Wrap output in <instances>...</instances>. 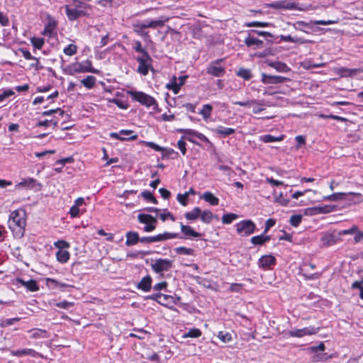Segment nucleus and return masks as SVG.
Masks as SVG:
<instances>
[{"mask_svg":"<svg viewBox=\"0 0 363 363\" xmlns=\"http://www.w3.org/2000/svg\"><path fill=\"white\" fill-rule=\"evenodd\" d=\"M26 223V212L23 210L18 209L11 213L8 224L14 237L20 238L23 236Z\"/></svg>","mask_w":363,"mask_h":363,"instance_id":"obj_1","label":"nucleus"},{"mask_svg":"<svg viewBox=\"0 0 363 363\" xmlns=\"http://www.w3.org/2000/svg\"><path fill=\"white\" fill-rule=\"evenodd\" d=\"M65 9L67 18L73 21L80 17L88 16V10L91 9V6L79 0H73L72 3L66 5Z\"/></svg>","mask_w":363,"mask_h":363,"instance_id":"obj_2","label":"nucleus"},{"mask_svg":"<svg viewBox=\"0 0 363 363\" xmlns=\"http://www.w3.org/2000/svg\"><path fill=\"white\" fill-rule=\"evenodd\" d=\"M64 72L69 75H74L77 73L91 72L97 74L99 70L92 67L90 60H85L81 62H74L67 65L64 69Z\"/></svg>","mask_w":363,"mask_h":363,"instance_id":"obj_3","label":"nucleus"},{"mask_svg":"<svg viewBox=\"0 0 363 363\" xmlns=\"http://www.w3.org/2000/svg\"><path fill=\"white\" fill-rule=\"evenodd\" d=\"M127 94L133 101L139 102L147 108L152 107L153 109H156L157 107V102L156 99L143 91L129 90L127 91Z\"/></svg>","mask_w":363,"mask_h":363,"instance_id":"obj_4","label":"nucleus"},{"mask_svg":"<svg viewBox=\"0 0 363 363\" xmlns=\"http://www.w3.org/2000/svg\"><path fill=\"white\" fill-rule=\"evenodd\" d=\"M173 267V262L169 259H157L151 264L152 271L163 277V273L169 271Z\"/></svg>","mask_w":363,"mask_h":363,"instance_id":"obj_5","label":"nucleus"},{"mask_svg":"<svg viewBox=\"0 0 363 363\" xmlns=\"http://www.w3.org/2000/svg\"><path fill=\"white\" fill-rule=\"evenodd\" d=\"M237 233L241 237H247L255 233L256 225L252 220H242L235 224Z\"/></svg>","mask_w":363,"mask_h":363,"instance_id":"obj_6","label":"nucleus"},{"mask_svg":"<svg viewBox=\"0 0 363 363\" xmlns=\"http://www.w3.org/2000/svg\"><path fill=\"white\" fill-rule=\"evenodd\" d=\"M179 132L183 133L184 135L182 136V139L186 140L196 145H199V143L195 140V138H198L202 142L208 143L211 144V142L208 138L203 133H199L193 129H179Z\"/></svg>","mask_w":363,"mask_h":363,"instance_id":"obj_7","label":"nucleus"},{"mask_svg":"<svg viewBox=\"0 0 363 363\" xmlns=\"http://www.w3.org/2000/svg\"><path fill=\"white\" fill-rule=\"evenodd\" d=\"M233 104L243 107H252V113L254 114H258L263 112L265 110L264 106H266V102L264 99H252L245 101H233Z\"/></svg>","mask_w":363,"mask_h":363,"instance_id":"obj_8","label":"nucleus"},{"mask_svg":"<svg viewBox=\"0 0 363 363\" xmlns=\"http://www.w3.org/2000/svg\"><path fill=\"white\" fill-rule=\"evenodd\" d=\"M336 23H337L336 21H331V20L311 21L309 22L298 21L294 23V28L296 30H301L304 33H309V32L306 30L305 28H312L313 25L328 26V25L335 24Z\"/></svg>","mask_w":363,"mask_h":363,"instance_id":"obj_9","label":"nucleus"},{"mask_svg":"<svg viewBox=\"0 0 363 363\" xmlns=\"http://www.w3.org/2000/svg\"><path fill=\"white\" fill-rule=\"evenodd\" d=\"M177 233L164 232L154 236L140 238V242L143 243L157 242L174 239L177 238Z\"/></svg>","mask_w":363,"mask_h":363,"instance_id":"obj_10","label":"nucleus"},{"mask_svg":"<svg viewBox=\"0 0 363 363\" xmlns=\"http://www.w3.org/2000/svg\"><path fill=\"white\" fill-rule=\"evenodd\" d=\"M223 59L212 62L206 69L207 73L216 77L223 76L225 72V67L221 65Z\"/></svg>","mask_w":363,"mask_h":363,"instance_id":"obj_11","label":"nucleus"},{"mask_svg":"<svg viewBox=\"0 0 363 363\" xmlns=\"http://www.w3.org/2000/svg\"><path fill=\"white\" fill-rule=\"evenodd\" d=\"M319 331V328L309 326L301 329H295L290 330L289 335L291 337H302L306 335H315Z\"/></svg>","mask_w":363,"mask_h":363,"instance_id":"obj_12","label":"nucleus"},{"mask_svg":"<svg viewBox=\"0 0 363 363\" xmlns=\"http://www.w3.org/2000/svg\"><path fill=\"white\" fill-rule=\"evenodd\" d=\"M137 61L139 63L138 72L143 75H147L152 62V59L150 55L148 54L141 55L140 57H137Z\"/></svg>","mask_w":363,"mask_h":363,"instance_id":"obj_13","label":"nucleus"},{"mask_svg":"<svg viewBox=\"0 0 363 363\" xmlns=\"http://www.w3.org/2000/svg\"><path fill=\"white\" fill-rule=\"evenodd\" d=\"M169 17H167L165 16H161L157 19L147 18L142 21L144 23V26H145L146 28L156 29L157 28L163 27L164 23L169 21Z\"/></svg>","mask_w":363,"mask_h":363,"instance_id":"obj_14","label":"nucleus"},{"mask_svg":"<svg viewBox=\"0 0 363 363\" xmlns=\"http://www.w3.org/2000/svg\"><path fill=\"white\" fill-rule=\"evenodd\" d=\"M288 80V78L282 76L269 75L265 73H262L261 75V82L264 84H281Z\"/></svg>","mask_w":363,"mask_h":363,"instance_id":"obj_15","label":"nucleus"},{"mask_svg":"<svg viewBox=\"0 0 363 363\" xmlns=\"http://www.w3.org/2000/svg\"><path fill=\"white\" fill-rule=\"evenodd\" d=\"M271 6L274 9H282L286 10H300L298 4L289 0L279 1L273 3Z\"/></svg>","mask_w":363,"mask_h":363,"instance_id":"obj_16","label":"nucleus"},{"mask_svg":"<svg viewBox=\"0 0 363 363\" xmlns=\"http://www.w3.org/2000/svg\"><path fill=\"white\" fill-rule=\"evenodd\" d=\"M57 23L50 16H48V22L45 26V28L42 32V34L45 36L52 37L55 34V31L57 28Z\"/></svg>","mask_w":363,"mask_h":363,"instance_id":"obj_17","label":"nucleus"},{"mask_svg":"<svg viewBox=\"0 0 363 363\" xmlns=\"http://www.w3.org/2000/svg\"><path fill=\"white\" fill-rule=\"evenodd\" d=\"M276 263V259L274 256L263 255L259 259V266L263 269H269L272 265Z\"/></svg>","mask_w":363,"mask_h":363,"instance_id":"obj_18","label":"nucleus"},{"mask_svg":"<svg viewBox=\"0 0 363 363\" xmlns=\"http://www.w3.org/2000/svg\"><path fill=\"white\" fill-rule=\"evenodd\" d=\"M152 279L150 275L144 277L137 285V289L144 292H148L152 289Z\"/></svg>","mask_w":363,"mask_h":363,"instance_id":"obj_19","label":"nucleus"},{"mask_svg":"<svg viewBox=\"0 0 363 363\" xmlns=\"http://www.w3.org/2000/svg\"><path fill=\"white\" fill-rule=\"evenodd\" d=\"M244 42L247 47H252L255 49L263 47V41L251 34H249V35L245 39Z\"/></svg>","mask_w":363,"mask_h":363,"instance_id":"obj_20","label":"nucleus"},{"mask_svg":"<svg viewBox=\"0 0 363 363\" xmlns=\"http://www.w3.org/2000/svg\"><path fill=\"white\" fill-rule=\"evenodd\" d=\"M363 72V69H349L345 67H340L337 70V73L341 77H353L358 73Z\"/></svg>","mask_w":363,"mask_h":363,"instance_id":"obj_21","label":"nucleus"},{"mask_svg":"<svg viewBox=\"0 0 363 363\" xmlns=\"http://www.w3.org/2000/svg\"><path fill=\"white\" fill-rule=\"evenodd\" d=\"M181 231L184 235L185 238H189L190 237L193 238H199L201 237V233H197L194 230V229L189 226L184 225L182 223H180Z\"/></svg>","mask_w":363,"mask_h":363,"instance_id":"obj_22","label":"nucleus"},{"mask_svg":"<svg viewBox=\"0 0 363 363\" xmlns=\"http://www.w3.org/2000/svg\"><path fill=\"white\" fill-rule=\"evenodd\" d=\"M126 241L125 245L127 246H132L136 245L140 242V238L137 232L128 231L125 234Z\"/></svg>","mask_w":363,"mask_h":363,"instance_id":"obj_23","label":"nucleus"},{"mask_svg":"<svg viewBox=\"0 0 363 363\" xmlns=\"http://www.w3.org/2000/svg\"><path fill=\"white\" fill-rule=\"evenodd\" d=\"M214 133H216L223 137H227L230 135L235 133V130L231 128H226L222 125H218L211 130Z\"/></svg>","mask_w":363,"mask_h":363,"instance_id":"obj_24","label":"nucleus"},{"mask_svg":"<svg viewBox=\"0 0 363 363\" xmlns=\"http://www.w3.org/2000/svg\"><path fill=\"white\" fill-rule=\"evenodd\" d=\"M143 26L145 25L143 23V21H138L137 23H135L133 24V30L138 35L145 38H148L150 35L148 34V32L145 30L146 29V27Z\"/></svg>","mask_w":363,"mask_h":363,"instance_id":"obj_25","label":"nucleus"},{"mask_svg":"<svg viewBox=\"0 0 363 363\" xmlns=\"http://www.w3.org/2000/svg\"><path fill=\"white\" fill-rule=\"evenodd\" d=\"M11 354L13 356L16 357H23L26 355H30L32 357H35L38 354V352L33 349L26 348L22 350H12Z\"/></svg>","mask_w":363,"mask_h":363,"instance_id":"obj_26","label":"nucleus"},{"mask_svg":"<svg viewBox=\"0 0 363 363\" xmlns=\"http://www.w3.org/2000/svg\"><path fill=\"white\" fill-rule=\"evenodd\" d=\"M18 281L23 286L27 288L30 291H37L39 289L37 282L33 279L24 281L23 279H18Z\"/></svg>","mask_w":363,"mask_h":363,"instance_id":"obj_27","label":"nucleus"},{"mask_svg":"<svg viewBox=\"0 0 363 363\" xmlns=\"http://www.w3.org/2000/svg\"><path fill=\"white\" fill-rule=\"evenodd\" d=\"M280 40L283 42H290V43H299V44H304L308 42L307 40H305L302 38H299L297 36H291V35H281Z\"/></svg>","mask_w":363,"mask_h":363,"instance_id":"obj_28","label":"nucleus"},{"mask_svg":"<svg viewBox=\"0 0 363 363\" xmlns=\"http://www.w3.org/2000/svg\"><path fill=\"white\" fill-rule=\"evenodd\" d=\"M201 199H203L205 201L209 203L212 206H217L219 203L218 198L215 196L210 191H205L201 196Z\"/></svg>","mask_w":363,"mask_h":363,"instance_id":"obj_29","label":"nucleus"},{"mask_svg":"<svg viewBox=\"0 0 363 363\" xmlns=\"http://www.w3.org/2000/svg\"><path fill=\"white\" fill-rule=\"evenodd\" d=\"M269 65L279 72L286 73L290 71L287 65L281 62H273L269 63Z\"/></svg>","mask_w":363,"mask_h":363,"instance_id":"obj_30","label":"nucleus"},{"mask_svg":"<svg viewBox=\"0 0 363 363\" xmlns=\"http://www.w3.org/2000/svg\"><path fill=\"white\" fill-rule=\"evenodd\" d=\"M264 234L265 233H263L262 235L253 236L250 240L251 242L255 245H262L269 241L270 236L265 235Z\"/></svg>","mask_w":363,"mask_h":363,"instance_id":"obj_31","label":"nucleus"},{"mask_svg":"<svg viewBox=\"0 0 363 363\" xmlns=\"http://www.w3.org/2000/svg\"><path fill=\"white\" fill-rule=\"evenodd\" d=\"M55 255L57 260L62 264L67 263L70 258V254L66 250L57 251Z\"/></svg>","mask_w":363,"mask_h":363,"instance_id":"obj_32","label":"nucleus"},{"mask_svg":"<svg viewBox=\"0 0 363 363\" xmlns=\"http://www.w3.org/2000/svg\"><path fill=\"white\" fill-rule=\"evenodd\" d=\"M213 107L211 104H204L202 108L199 111V114L201 115L205 121L210 118L212 113Z\"/></svg>","mask_w":363,"mask_h":363,"instance_id":"obj_33","label":"nucleus"},{"mask_svg":"<svg viewBox=\"0 0 363 363\" xmlns=\"http://www.w3.org/2000/svg\"><path fill=\"white\" fill-rule=\"evenodd\" d=\"M174 299L172 296L162 294L159 303L171 309L175 310L172 306H170V305H172V303L174 302Z\"/></svg>","mask_w":363,"mask_h":363,"instance_id":"obj_34","label":"nucleus"},{"mask_svg":"<svg viewBox=\"0 0 363 363\" xmlns=\"http://www.w3.org/2000/svg\"><path fill=\"white\" fill-rule=\"evenodd\" d=\"M321 245L324 247L333 245L335 243V239L333 235L327 233L323 235L320 238Z\"/></svg>","mask_w":363,"mask_h":363,"instance_id":"obj_35","label":"nucleus"},{"mask_svg":"<svg viewBox=\"0 0 363 363\" xmlns=\"http://www.w3.org/2000/svg\"><path fill=\"white\" fill-rule=\"evenodd\" d=\"M138 220L140 223L149 224L151 222H157V218L151 215L146 213H140L138 216Z\"/></svg>","mask_w":363,"mask_h":363,"instance_id":"obj_36","label":"nucleus"},{"mask_svg":"<svg viewBox=\"0 0 363 363\" xmlns=\"http://www.w3.org/2000/svg\"><path fill=\"white\" fill-rule=\"evenodd\" d=\"M201 214V209L195 207L192 211L185 213L184 216L189 220H196Z\"/></svg>","mask_w":363,"mask_h":363,"instance_id":"obj_37","label":"nucleus"},{"mask_svg":"<svg viewBox=\"0 0 363 363\" xmlns=\"http://www.w3.org/2000/svg\"><path fill=\"white\" fill-rule=\"evenodd\" d=\"M284 138V135L275 137L272 135H264L260 137V140L266 143L282 141Z\"/></svg>","mask_w":363,"mask_h":363,"instance_id":"obj_38","label":"nucleus"},{"mask_svg":"<svg viewBox=\"0 0 363 363\" xmlns=\"http://www.w3.org/2000/svg\"><path fill=\"white\" fill-rule=\"evenodd\" d=\"M96 77L94 76H87L81 80V83L87 89H92L96 84Z\"/></svg>","mask_w":363,"mask_h":363,"instance_id":"obj_39","label":"nucleus"},{"mask_svg":"<svg viewBox=\"0 0 363 363\" xmlns=\"http://www.w3.org/2000/svg\"><path fill=\"white\" fill-rule=\"evenodd\" d=\"M31 338H44L46 337L47 331L43 329L34 328L29 331Z\"/></svg>","mask_w":363,"mask_h":363,"instance_id":"obj_40","label":"nucleus"},{"mask_svg":"<svg viewBox=\"0 0 363 363\" xmlns=\"http://www.w3.org/2000/svg\"><path fill=\"white\" fill-rule=\"evenodd\" d=\"M167 89L173 91L174 94H178L181 86H179L177 78L174 77L171 82L166 85Z\"/></svg>","mask_w":363,"mask_h":363,"instance_id":"obj_41","label":"nucleus"},{"mask_svg":"<svg viewBox=\"0 0 363 363\" xmlns=\"http://www.w3.org/2000/svg\"><path fill=\"white\" fill-rule=\"evenodd\" d=\"M199 217L203 223H210L213 220V214L209 210H205L203 211H201Z\"/></svg>","mask_w":363,"mask_h":363,"instance_id":"obj_42","label":"nucleus"},{"mask_svg":"<svg viewBox=\"0 0 363 363\" xmlns=\"http://www.w3.org/2000/svg\"><path fill=\"white\" fill-rule=\"evenodd\" d=\"M120 134L125 138L124 140H135L138 138V135L130 130H121Z\"/></svg>","mask_w":363,"mask_h":363,"instance_id":"obj_43","label":"nucleus"},{"mask_svg":"<svg viewBox=\"0 0 363 363\" xmlns=\"http://www.w3.org/2000/svg\"><path fill=\"white\" fill-rule=\"evenodd\" d=\"M237 75L245 80H250L252 77L251 71L245 68H240L237 72Z\"/></svg>","mask_w":363,"mask_h":363,"instance_id":"obj_44","label":"nucleus"},{"mask_svg":"<svg viewBox=\"0 0 363 363\" xmlns=\"http://www.w3.org/2000/svg\"><path fill=\"white\" fill-rule=\"evenodd\" d=\"M201 331L198 328H191L183 335V337H199L201 335Z\"/></svg>","mask_w":363,"mask_h":363,"instance_id":"obj_45","label":"nucleus"},{"mask_svg":"<svg viewBox=\"0 0 363 363\" xmlns=\"http://www.w3.org/2000/svg\"><path fill=\"white\" fill-rule=\"evenodd\" d=\"M77 52V46L75 44H69L63 49V52L68 56H72Z\"/></svg>","mask_w":363,"mask_h":363,"instance_id":"obj_46","label":"nucleus"},{"mask_svg":"<svg viewBox=\"0 0 363 363\" xmlns=\"http://www.w3.org/2000/svg\"><path fill=\"white\" fill-rule=\"evenodd\" d=\"M238 215H236L235 213H225V214H223V216L222 217V222L224 224H230L233 220H236L238 218Z\"/></svg>","mask_w":363,"mask_h":363,"instance_id":"obj_47","label":"nucleus"},{"mask_svg":"<svg viewBox=\"0 0 363 363\" xmlns=\"http://www.w3.org/2000/svg\"><path fill=\"white\" fill-rule=\"evenodd\" d=\"M345 195V193H334L333 194L324 196L323 199L325 201H338L343 199Z\"/></svg>","mask_w":363,"mask_h":363,"instance_id":"obj_48","label":"nucleus"},{"mask_svg":"<svg viewBox=\"0 0 363 363\" xmlns=\"http://www.w3.org/2000/svg\"><path fill=\"white\" fill-rule=\"evenodd\" d=\"M218 337L225 343L229 342L232 340V335L228 332L220 331L218 334Z\"/></svg>","mask_w":363,"mask_h":363,"instance_id":"obj_49","label":"nucleus"},{"mask_svg":"<svg viewBox=\"0 0 363 363\" xmlns=\"http://www.w3.org/2000/svg\"><path fill=\"white\" fill-rule=\"evenodd\" d=\"M30 42L35 48L41 49L45 44V40L42 38H33Z\"/></svg>","mask_w":363,"mask_h":363,"instance_id":"obj_50","label":"nucleus"},{"mask_svg":"<svg viewBox=\"0 0 363 363\" xmlns=\"http://www.w3.org/2000/svg\"><path fill=\"white\" fill-rule=\"evenodd\" d=\"M54 246L58 248L59 250H64L68 249L70 247V245L68 242L65 240H59L54 242Z\"/></svg>","mask_w":363,"mask_h":363,"instance_id":"obj_51","label":"nucleus"},{"mask_svg":"<svg viewBox=\"0 0 363 363\" xmlns=\"http://www.w3.org/2000/svg\"><path fill=\"white\" fill-rule=\"evenodd\" d=\"M302 216L299 214H295L290 218V224L294 227H297L301 223Z\"/></svg>","mask_w":363,"mask_h":363,"instance_id":"obj_52","label":"nucleus"},{"mask_svg":"<svg viewBox=\"0 0 363 363\" xmlns=\"http://www.w3.org/2000/svg\"><path fill=\"white\" fill-rule=\"evenodd\" d=\"M175 252L179 255H191L194 252V250L191 248H186L185 247H179L175 248Z\"/></svg>","mask_w":363,"mask_h":363,"instance_id":"obj_53","label":"nucleus"},{"mask_svg":"<svg viewBox=\"0 0 363 363\" xmlns=\"http://www.w3.org/2000/svg\"><path fill=\"white\" fill-rule=\"evenodd\" d=\"M141 196L149 202H152L155 204L157 203V199L153 196L152 194L148 191H143Z\"/></svg>","mask_w":363,"mask_h":363,"instance_id":"obj_54","label":"nucleus"},{"mask_svg":"<svg viewBox=\"0 0 363 363\" xmlns=\"http://www.w3.org/2000/svg\"><path fill=\"white\" fill-rule=\"evenodd\" d=\"M357 232H360L357 225H353L349 229L342 230L339 233L340 235L357 234Z\"/></svg>","mask_w":363,"mask_h":363,"instance_id":"obj_55","label":"nucleus"},{"mask_svg":"<svg viewBox=\"0 0 363 363\" xmlns=\"http://www.w3.org/2000/svg\"><path fill=\"white\" fill-rule=\"evenodd\" d=\"M185 140L181 139L177 142V147L181 151L183 155H185L186 153V143L184 141Z\"/></svg>","mask_w":363,"mask_h":363,"instance_id":"obj_56","label":"nucleus"},{"mask_svg":"<svg viewBox=\"0 0 363 363\" xmlns=\"http://www.w3.org/2000/svg\"><path fill=\"white\" fill-rule=\"evenodd\" d=\"M36 183V180L33 178H28L27 179H24L23 181L21 182L18 186H28V187H33L34 184Z\"/></svg>","mask_w":363,"mask_h":363,"instance_id":"obj_57","label":"nucleus"},{"mask_svg":"<svg viewBox=\"0 0 363 363\" xmlns=\"http://www.w3.org/2000/svg\"><path fill=\"white\" fill-rule=\"evenodd\" d=\"M133 49L135 50V52L141 53L142 55L148 54L147 51L142 48L141 43L138 40L134 42Z\"/></svg>","mask_w":363,"mask_h":363,"instance_id":"obj_58","label":"nucleus"},{"mask_svg":"<svg viewBox=\"0 0 363 363\" xmlns=\"http://www.w3.org/2000/svg\"><path fill=\"white\" fill-rule=\"evenodd\" d=\"M69 213L72 218L79 217L80 215L79 206L74 204L70 208Z\"/></svg>","mask_w":363,"mask_h":363,"instance_id":"obj_59","label":"nucleus"},{"mask_svg":"<svg viewBox=\"0 0 363 363\" xmlns=\"http://www.w3.org/2000/svg\"><path fill=\"white\" fill-rule=\"evenodd\" d=\"M14 92L11 89H6L3 93L0 94V103L4 101L6 98L11 96Z\"/></svg>","mask_w":363,"mask_h":363,"instance_id":"obj_60","label":"nucleus"},{"mask_svg":"<svg viewBox=\"0 0 363 363\" xmlns=\"http://www.w3.org/2000/svg\"><path fill=\"white\" fill-rule=\"evenodd\" d=\"M320 208L318 206L306 208L305 211V213L309 216H313L317 214H320Z\"/></svg>","mask_w":363,"mask_h":363,"instance_id":"obj_61","label":"nucleus"},{"mask_svg":"<svg viewBox=\"0 0 363 363\" xmlns=\"http://www.w3.org/2000/svg\"><path fill=\"white\" fill-rule=\"evenodd\" d=\"M145 143L147 147H149L157 152H162L164 150V147H160L153 142H145Z\"/></svg>","mask_w":363,"mask_h":363,"instance_id":"obj_62","label":"nucleus"},{"mask_svg":"<svg viewBox=\"0 0 363 363\" xmlns=\"http://www.w3.org/2000/svg\"><path fill=\"white\" fill-rule=\"evenodd\" d=\"M57 308L68 309L73 306V303L67 301L58 302L55 304Z\"/></svg>","mask_w":363,"mask_h":363,"instance_id":"obj_63","label":"nucleus"},{"mask_svg":"<svg viewBox=\"0 0 363 363\" xmlns=\"http://www.w3.org/2000/svg\"><path fill=\"white\" fill-rule=\"evenodd\" d=\"M275 223L276 220L273 218H269L267 220L265 223L264 233H267L269 231V230L275 225Z\"/></svg>","mask_w":363,"mask_h":363,"instance_id":"obj_64","label":"nucleus"}]
</instances>
